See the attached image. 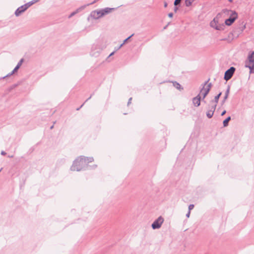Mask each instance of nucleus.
I'll return each instance as SVG.
<instances>
[{"label":"nucleus","instance_id":"obj_1","mask_svg":"<svg viewBox=\"0 0 254 254\" xmlns=\"http://www.w3.org/2000/svg\"><path fill=\"white\" fill-rule=\"evenodd\" d=\"M88 166H87L83 156H80L76 159L70 167L71 171H80L81 170H85L88 169Z\"/></svg>","mask_w":254,"mask_h":254},{"label":"nucleus","instance_id":"obj_2","mask_svg":"<svg viewBox=\"0 0 254 254\" xmlns=\"http://www.w3.org/2000/svg\"><path fill=\"white\" fill-rule=\"evenodd\" d=\"M222 12L226 14L230 15V17L225 20V23L226 25H231L238 17V14L235 11L224 9Z\"/></svg>","mask_w":254,"mask_h":254},{"label":"nucleus","instance_id":"obj_3","mask_svg":"<svg viewBox=\"0 0 254 254\" xmlns=\"http://www.w3.org/2000/svg\"><path fill=\"white\" fill-rule=\"evenodd\" d=\"M209 80V79L204 83L203 84V87L200 90V93L203 95V99H204L208 94L212 86V84L211 83L208 84Z\"/></svg>","mask_w":254,"mask_h":254},{"label":"nucleus","instance_id":"obj_4","mask_svg":"<svg viewBox=\"0 0 254 254\" xmlns=\"http://www.w3.org/2000/svg\"><path fill=\"white\" fill-rule=\"evenodd\" d=\"M164 222V218L162 216H160L158 218L155 219L151 224V227L153 230L159 229Z\"/></svg>","mask_w":254,"mask_h":254},{"label":"nucleus","instance_id":"obj_5","mask_svg":"<svg viewBox=\"0 0 254 254\" xmlns=\"http://www.w3.org/2000/svg\"><path fill=\"white\" fill-rule=\"evenodd\" d=\"M235 70L236 68L233 66H232L230 68L227 69L225 72L224 77V79L226 80V81H228L229 79H230L232 76L233 75L235 71Z\"/></svg>","mask_w":254,"mask_h":254},{"label":"nucleus","instance_id":"obj_6","mask_svg":"<svg viewBox=\"0 0 254 254\" xmlns=\"http://www.w3.org/2000/svg\"><path fill=\"white\" fill-rule=\"evenodd\" d=\"M102 12L101 9L96 10L92 11L90 13V16L93 19H98L103 17V15L101 14Z\"/></svg>","mask_w":254,"mask_h":254},{"label":"nucleus","instance_id":"obj_7","mask_svg":"<svg viewBox=\"0 0 254 254\" xmlns=\"http://www.w3.org/2000/svg\"><path fill=\"white\" fill-rule=\"evenodd\" d=\"M101 51V49L97 45H94L91 49V55L92 56L97 57L99 55Z\"/></svg>","mask_w":254,"mask_h":254},{"label":"nucleus","instance_id":"obj_8","mask_svg":"<svg viewBox=\"0 0 254 254\" xmlns=\"http://www.w3.org/2000/svg\"><path fill=\"white\" fill-rule=\"evenodd\" d=\"M216 107L215 105H212L209 104V110L206 113V116L208 118L210 119L212 118L214 112L215 110Z\"/></svg>","mask_w":254,"mask_h":254},{"label":"nucleus","instance_id":"obj_9","mask_svg":"<svg viewBox=\"0 0 254 254\" xmlns=\"http://www.w3.org/2000/svg\"><path fill=\"white\" fill-rule=\"evenodd\" d=\"M201 97L200 94L197 95L196 97L193 98L192 103L194 106L198 107L200 104Z\"/></svg>","mask_w":254,"mask_h":254},{"label":"nucleus","instance_id":"obj_10","mask_svg":"<svg viewBox=\"0 0 254 254\" xmlns=\"http://www.w3.org/2000/svg\"><path fill=\"white\" fill-rule=\"evenodd\" d=\"M115 9H116V8H110V7H106L105 8L101 9V14L103 15V16H105V15H107L113 11H114Z\"/></svg>","mask_w":254,"mask_h":254},{"label":"nucleus","instance_id":"obj_11","mask_svg":"<svg viewBox=\"0 0 254 254\" xmlns=\"http://www.w3.org/2000/svg\"><path fill=\"white\" fill-rule=\"evenodd\" d=\"M26 10V7H24V5H23L19 7H18L15 11V15L16 16H19L22 13L24 12Z\"/></svg>","mask_w":254,"mask_h":254},{"label":"nucleus","instance_id":"obj_12","mask_svg":"<svg viewBox=\"0 0 254 254\" xmlns=\"http://www.w3.org/2000/svg\"><path fill=\"white\" fill-rule=\"evenodd\" d=\"M222 94V92H220L218 95L215 96L214 99L213 100H212L210 102V104L212 105H215V107H216L217 103L218 102L219 99L220 97L221 96Z\"/></svg>","mask_w":254,"mask_h":254},{"label":"nucleus","instance_id":"obj_13","mask_svg":"<svg viewBox=\"0 0 254 254\" xmlns=\"http://www.w3.org/2000/svg\"><path fill=\"white\" fill-rule=\"evenodd\" d=\"M246 67L249 68L250 69V73H254V63H245Z\"/></svg>","mask_w":254,"mask_h":254},{"label":"nucleus","instance_id":"obj_14","mask_svg":"<svg viewBox=\"0 0 254 254\" xmlns=\"http://www.w3.org/2000/svg\"><path fill=\"white\" fill-rule=\"evenodd\" d=\"M248 61H246L247 63H254V52H252L248 56Z\"/></svg>","mask_w":254,"mask_h":254},{"label":"nucleus","instance_id":"obj_15","mask_svg":"<svg viewBox=\"0 0 254 254\" xmlns=\"http://www.w3.org/2000/svg\"><path fill=\"white\" fill-rule=\"evenodd\" d=\"M86 5H83V6H81V7H79L78 8H77L75 11L72 12L68 16V18H71L72 16H74L75 14H76V13H77L78 12H79L80 11L84 9L85 7H86Z\"/></svg>","mask_w":254,"mask_h":254},{"label":"nucleus","instance_id":"obj_16","mask_svg":"<svg viewBox=\"0 0 254 254\" xmlns=\"http://www.w3.org/2000/svg\"><path fill=\"white\" fill-rule=\"evenodd\" d=\"M230 86H228L227 88L226 91L225 93V96H224L223 99L222 101V104H224L226 100L227 99L229 94V93H230Z\"/></svg>","mask_w":254,"mask_h":254},{"label":"nucleus","instance_id":"obj_17","mask_svg":"<svg viewBox=\"0 0 254 254\" xmlns=\"http://www.w3.org/2000/svg\"><path fill=\"white\" fill-rule=\"evenodd\" d=\"M84 159L85 161L87 166H88V163L90 162H92L94 161V158L93 157H85L83 156Z\"/></svg>","mask_w":254,"mask_h":254},{"label":"nucleus","instance_id":"obj_18","mask_svg":"<svg viewBox=\"0 0 254 254\" xmlns=\"http://www.w3.org/2000/svg\"><path fill=\"white\" fill-rule=\"evenodd\" d=\"M173 86L176 88L177 89L181 90L183 89V88L182 87L181 84L177 82V81L173 82Z\"/></svg>","mask_w":254,"mask_h":254},{"label":"nucleus","instance_id":"obj_19","mask_svg":"<svg viewBox=\"0 0 254 254\" xmlns=\"http://www.w3.org/2000/svg\"><path fill=\"white\" fill-rule=\"evenodd\" d=\"M217 25L218 21H216L215 18H214V19L210 22V26L215 29H216V27H217Z\"/></svg>","mask_w":254,"mask_h":254},{"label":"nucleus","instance_id":"obj_20","mask_svg":"<svg viewBox=\"0 0 254 254\" xmlns=\"http://www.w3.org/2000/svg\"><path fill=\"white\" fill-rule=\"evenodd\" d=\"M19 68V67L18 66H16L15 67V68L13 69V70L10 72L9 73V74H8L7 75H6V76H4L3 77V78H5V77H8L9 76H10L11 75H12L13 74H14L15 72H16L17 71V70Z\"/></svg>","mask_w":254,"mask_h":254},{"label":"nucleus","instance_id":"obj_21","mask_svg":"<svg viewBox=\"0 0 254 254\" xmlns=\"http://www.w3.org/2000/svg\"><path fill=\"white\" fill-rule=\"evenodd\" d=\"M231 120V117H227L224 121H223V126L224 127H227L228 125L229 122Z\"/></svg>","mask_w":254,"mask_h":254},{"label":"nucleus","instance_id":"obj_22","mask_svg":"<svg viewBox=\"0 0 254 254\" xmlns=\"http://www.w3.org/2000/svg\"><path fill=\"white\" fill-rule=\"evenodd\" d=\"M224 27H225V26H224V24H222V25L218 24L217 27H216V29H216L217 30L221 31V30H223L224 29Z\"/></svg>","mask_w":254,"mask_h":254},{"label":"nucleus","instance_id":"obj_23","mask_svg":"<svg viewBox=\"0 0 254 254\" xmlns=\"http://www.w3.org/2000/svg\"><path fill=\"white\" fill-rule=\"evenodd\" d=\"M193 2L192 0H185V5L186 6H190L191 5Z\"/></svg>","mask_w":254,"mask_h":254},{"label":"nucleus","instance_id":"obj_24","mask_svg":"<svg viewBox=\"0 0 254 254\" xmlns=\"http://www.w3.org/2000/svg\"><path fill=\"white\" fill-rule=\"evenodd\" d=\"M33 4V2L31 1L25 4H24V7H26V9L30 7L31 5H32Z\"/></svg>","mask_w":254,"mask_h":254},{"label":"nucleus","instance_id":"obj_25","mask_svg":"<svg viewBox=\"0 0 254 254\" xmlns=\"http://www.w3.org/2000/svg\"><path fill=\"white\" fill-rule=\"evenodd\" d=\"M182 0H175L174 4L175 6H177L180 4Z\"/></svg>","mask_w":254,"mask_h":254},{"label":"nucleus","instance_id":"obj_26","mask_svg":"<svg viewBox=\"0 0 254 254\" xmlns=\"http://www.w3.org/2000/svg\"><path fill=\"white\" fill-rule=\"evenodd\" d=\"M134 35V34H132V35H131L130 36H129L128 38H127V39H126L124 41V42L123 43V44H125L126 42H127V41L131 37H132Z\"/></svg>","mask_w":254,"mask_h":254},{"label":"nucleus","instance_id":"obj_27","mask_svg":"<svg viewBox=\"0 0 254 254\" xmlns=\"http://www.w3.org/2000/svg\"><path fill=\"white\" fill-rule=\"evenodd\" d=\"M194 207V204H190L189 205V207H188V209H189V211H190L191 210H192Z\"/></svg>","mask_w":254,"mask_h":254},{"label":"nucleus","instance_id":"obj_28","mask_svg":"<svg viewBox=\"0 0 254 254\" xmlns=\"http://www.w3.org/2000/svg\"><path fill=\"white\" fill-rule=\"evenodd\" d=\"M97 167V165L96 164H94L92 166L88 165V167L90 168V169H95Z\"/></svg>","mask_w":254,"mask_h":254},{"label":"nucleus","instance_id":"obj_29","mask_svg":"<svg viewBox=\"0 0 254 254\" xmlns=\"http://www.w3.org/2000/svg\"><path fill=\"white\" fill-rule=\"evenodd\" d=\"M23 59H21V60L19 61V62L18 63V64H17V65H16V66H18L19 67H20V66L21 65V64H22V63H23Z\"/></svg>","mask_w":254,"mask_h":254},{"label":"nucleus","instance_id":"obj_30","mask_svg":"<svg viewBox=\"0 0 254 254\" xmlns=\"http://www.w3.org/2000/svg\"><path fill=\"white\" fill-rule=\"evenodd\" d=\"M131 100H132V98L131 97H130L128 99V102H127V106H129V105L131 103Z\"/></svg>","mask_w":254,"mask_h":254},{"label":"nucleus","instance_id":"obj_31","mask_svg":"<svg viewBox=\"0 0 254 254\" xmlns=\"http://www.w3.org/2000/svg\"><path fill=\"white\" fill-rule=\"evenodd\" d=\"M190 211H189L188 213L186 214V216L187 218H189L190 216Z\"/></svg>","mask_w":254,"mask_h":254},{"label":"nucleus","instance_id":"obj_32","mask_svg":"<svg viewBox=\"0 0 254 254\" xmlns=\"http://www.w3.org/2000/svg\"><path fill=\"white\" fill-rule=\"evenodd\" d=\"M0 154L2 155H5L6 154V153L4 151H1Z\"/></svg>","mask_w":254,"mask_h":254},{"label":"nucleus","instance_id":"obj_33","mask_svg":"<svg viewBox=\"0 0 254 254\" xmlns=\"http://www.w3.org/2000/svg\"><path fill=\"white\" fill-rule=\"evenodd\" d=\"M99 0H94L93 2H92L91 3H89V4H88L87 5H89L90 4H94V3H95L96 1H98Z\"/></svg>","mask_w":254,"mask_h":254},{"label":"nucleus","instance_id":"obj_34","mask_svg":"<svg viewBox=\"0 0 254 254\" xmlns=\"http://www.w3.org/2000/svg\"><path fill=\"white\" fill-rule=\"evenodd\" d=\"M173 16V13L171 12L168 14V16L170 18L172 17Z\"/></svg>","mask_w":254,"mask_h":254},{"label":"nucleus","instance_id":"obj_35","mask_svg":"<svg viewBox=\"0 0 254 254\" xmlns=\"http://www.w3.org/2000/svg\"><path fill=\"white\" fill-rule=\"evenodd\" d=\"M178 9V8L177 7V6H175V7H174L175 12H177Z\"/></svg>","mask_w":254,"mask_h":254},{"label":"nucleus","instance_id":"obj_36","mask_svg":"<svg viewBox=\"0 0 254 254\" xmlns=\"http://www.w3.org/2000/svg\"><path fill=\"white\" fill-rule=\"evenodd\" d=\"M115 53V52H113L112 53H111L109 56H108V58H110L111 56H113Z\"/></svg>","mask_w":254,"mask_h":254},{"label":"nucleus","instance_id":"obj_37","mask_svg":"<svg viewBox=\"0 0 254 254\" xmlns=\"http://www.w3.org/2000/svg\"><path fill=\"white\" fill-rule=\"evenodd\" d=\"M226 111L225 110H224V111L222 112V113H221V116H223L225 114Z\"/></svg>","mask_w":254,"mask_h":254},{"label":"nucleus","instance_id":"obj_38","mask_svg":"<svg viewBox=\"0 0 254 254\" xmlns=\"http://www.w3.org/2000/svg\"><path fill=\"white\" fill-rule=\"evenodd\" d=\"M39 0H32V1L33 2V4L35 3V2L38 1Z\"/></svg>","mask_w":254,"mask_h":254},{"label":"nucleus","instance_id":"obj_39","mask_svg":"<svg viewBox=\"0 0 254 254\" xmlns=\"http://www.w3.org/2000/svg\"><path fill=\"white\" fill-rule=\"evenodd\" d=\"M84 103L83 104H82L79 108H77V110H79L84 105Z\"/></svg>","mask_w":254,"mask_h":254},{"label":"nucleus","instance_id":"obj_40","mask_svg":"<svg viewBox=\"0 0 254 254\" xmlns=\"http://www.w3.org/2000/svg\"><path fill=\"white\" fill-rule=\"evenodd\" d=\"M167 5H168L167 3L166 2H164V7H166L167 6Z\"/></svg>","mask_w":254,"mask_h":254},{"label":"nucleus","instance_id":"obj_41","mask_svg":"<svg viewBox=\"0 0 254 254\" xmlns=\"http://www.w3.org/2000/svg\"><path fill=\"white\" fill-rule=\"evenodd\" d=\"M92 97V95L85 101V102H84V103L87 102L88 100H89L90 99H91Z\"/></svg>","mask_w":254,"mask_h":254},{"label":"nucleus","instance_id":"obj_42","mask_svg":"<svg viewBox=\"0 0 254 254\" xmlns=\"http://www.w3.org/2000/svg\"><path fill=\"white\" fill-rule=\"evenodd\" d=\"M124 44H123V43L120 46V47L118 48V49L121 48Z\"/></svg>","mask_w":254,"mask_h":254},{"label":"nucleus","instance_id":"obj_43","mask_svg":"<svg viewBox=\"0 0 254 254\" xmlns=\"http://www.w3.org/2000/svg\"><path fill=\"white\" fill-rule=\"evenodd\" d=\"M30 150H31V151H33L34 150V148H31L30 149Z\"/></svg>","mask_w":254,"mask_h":254},{"label":"nucleus","instance_id":"obj_44","mask_svg":"<svg viewBox=\"0 0 254 254\" xmlns=\"http://www.w3.org/2000/svg\"><path fill=\"white\" fill-rule=\"evenodd\" d=\"M12 157H13L12 156H8V157H9V158H11Z\"/></svg>","mask_w":254,"mask_h":254},{"label":"nucleus","instance_id":"obj_45","mask_svg":"<svg viewBox=\"0 0 254 254\" xmlns=\"http://www.w3.org/2000/svg\"><path fill=\"white\" fill-rule=\"evenodd\" d=\"M2 168H1L0 169V172L2 170Z\"/></svg>","mask_w":254,"mask_h":254},{"label":"nucleus","instance_id":"obj_46","mask_svg":"<svg viewBox=\"0 0 254 254\" xmlns=\"http://www.w3.org/2000/svg\"><path fill=\"white\" fill-rule=\"evenodd\" d=\"M229 1L231 2L232 0H229Z\"/></svg>","mask_w":254,"mask_h":254}]
</instances>
